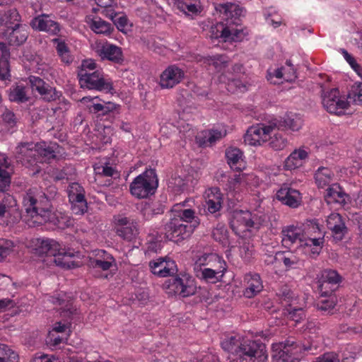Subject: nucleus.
<instances>
[{
  "label": "nucleus",
  "instance_id": "1",
  "mask_svg": "<svg viewBox=\"0 0 362 362\" xmlns=\"http://www.w3.org/2000/svg\"><path fill=\"white\" fill-rule=\"evenodd\" d=\"M302 227L290 225L282 229V245L286 248L297 245L298 250L303 253L310 252L318 255L323 247L325 234L321 231L316 221H310L308 224L307 232Z\"/></svg>",
  "mask_w": 362,
  "mask_h": 362
},
{
  "label": "nucleus",
  "instance_id": "2",
  "mask_svg": "<svg viewBox=\"0 0 362 362\" xmlns=\"http://www.w3.org/2000/svg\"><path fill=\"white\" fill-rule=\"evenodd\" d=\"M215 9L222 21L211 27V37L222 38L225 42L243 40L245 33L240 25V17L243 8L235 4L225 3L216 4Z\"/></svg>",
  "mask_w": 362,
  "mask_h": 362
},
{
  "label": "nucleus",
  "instance_id": "3",
  "mask_svg": "<svg viewBox=\"0 0 362 362\" xmlns=\"http://www.w3.org/2000/svg\"><path fill=\"white\" fill-rule=\"evenodd\" d=\"M24 219L30 227L51 221L53 218L52 204L45 194L37 189H30L23 197Z\"/></svg>",
  "mask_w": 362,
  "mask_h": 362
},
{
  "label": "nucleus",
  "instance_id": "4",
  "mask_svg": "<svg viewBox=\"0 0 362 362\" xmlns=\"http://www.w3.org/2000/svg\"><path fill=\"white\" fill-rule=\"evenodd\" d=\"M158 186L156 170L148 169L136 176L129 186L130 192L139 199L147 198L153 194Z\"/></svg>",
  "mask_w": 362,
  "mask_h": 362
},
{
  "label": "nucleus",
  "instance_id": "5",
  "mask_svg": "<svg viewBox=\"0 0 362 362\" xmlns=\"http://www.w3.org/2000/svg\"><path fill=\"white\" fill-rule=\"evenodd\" d=\"M164 288L169 295L182 298L194 295L197 288L195 279L187 273L175 274L165 281Z\"/></svg>",
  "mask_w": 362,
  "mask_h": 362
},
{
  "label": "nucleus",
  "instance_id": "6",
  "mask_svg": "<svg viewBox=\"0 0 362 362\" xmlns=\"http://www.w3.org/2000/svg\"><path fill=\"white\" fill-rule=\"evenodd\" d=\"M79 83L82 88L110 93L113 89L112 81L105 77L102 71L91 73L78 71Z\"/></svg>",
  "mask_w": 362,
  "mask_h": 362
},
{
  "label": "nucleus",
  "instance_id": "7",
  "mask_svg": "<svg viewBox=\"0 0 362 362\" xmlns=\"http://www.w3.org/2000/svg\"><path fill=\"white\" fill-rule=\"evenodd\" d=\"M280 351L276 356H278L277 362H298L302 351H310L313 346L309 344L302 345L297 343L294 338L289 337L280 345Z\"/></svg>",
  "mask_w": 362,
  "mask_h": 362
},
{
  "label": "nucleus",
  "instance_id": "8",
  "mask_svg": "<svg viewBox=\"0 0 362 362\" xmlns=\"http://www.w3.org/2000/svg\"><path fill=\"white\" fill-rule=\"evenodd\" d=\"M197 227V221L194 222V226H188V224L182 223L180 219L174 217L164 226L163 230L168 240L179 242L188 238Z\"/></svg>",
  "mask_w": 362,
  "mask_h": 362
},
{
  "label": "nucleus",
  "instance_id": "9",
  "mask_svg": "<svg viewBox=\"0 0 362 362\" xmlns=\"http://www.w3.org/2000/svg\"><path fill=\"white\" fill-rule=\"evenodd\" d=\"M276 123L271 121L269 124H258L248 128L244 136L245 144L250 146H261L267 141L271 134L275 130Z\"/></svg>",
  "mask_w": 362,
  "mask_h": 362
},
{
  "label": "nucleus",
  "instance_id": "10",
  "mask_svg": "<svg viewBox=\"0 0 362 362\" xmlns=\"http://www.w3.org/2000/svg\"><path fill=\"white\" fill-rule=\"evenodd\" d=\"M322 97L323 107L331 114L343 115L349 105L348 99L341 96L337 88L324 92Z\"/></svg>",
  "mask_w": 362,
  "mask_h": 362
},
{
  "label": "nucleus",
  "instance_id": "11",
  "mask_svg": "<svg viewBox=\"0 0 362 362\" xmlns=\"http://www.w3.org/2000/svg\"><path fill=\"white\" fill-rule=\"evenodd\" d=\"M341 281V276L336 270H323L318 280V289L320 297H325L333 293L338 288Z\"/></svg>",
  "mask_w": 362,
  "mask_h": 362
},
{
  "label": "nucleus",
  "instance_id": "12",
  "mask_svg": "<svg viewBox=\"0 0 362 362\" xmlns=\"http://www.w3.org/2000/svg\"><path fill=\"white\" fill-rule=\"evenodd\" d=\"M117 234L124 240L132 241L139 234L138 223L134 218L122 215L114 216Z\"/></svg>",
  "mask_w": 362,
  "mask_h": 362
},
{
  "label": "nucleus",
  "instance_id": "13",
  "mask_svg": "<svg viewBox=\"0 0 362 362\" xmlns=\"http://www.w3.org/2000/svg\"><path fill=\"white\" fill-rule=\"evenodd\" d=\"M93 49L103 60H109L114 63H120L123 60L122 49L106 40L96 41L93 45Z\"/></svg>",
  "mask_w": 362,
  "mask_h": 362
},
{
  "label": "nucleus",
  "instance_id": "14",
  "mask_svg": "<svg viewBox=\"0 0 362 362\" xmlns=\"http://www.w3.org/2000/svg\"><path fill=\"white\" fill-rule=\"evenodd\" d=\"M230 223L233 230H238L240 227H243V230L258 229L262 221L261 218L257 219L255 216H252L249 211L236 210L233 212Z\"/></svg>",
  "mask_w": 362,
  "mask_h": 362
},
{
  "label": "nucleus",
  "instance_id": "15",
  "mask_svg": "<svg viewBox=\"0 0 362 362\" xmlns=\"http://www.w3.org/2000/svg\"><path fill=\"white\" fill-rule=\"evenodd\" d=\"M16 158L23 165L30 168L38 163L36 144L33 142L19 144L16 148Z\"/></svg>",
  "mask_w": 362,
  "mask_h": 362
},
{
  "label": "nucleus",
  "instance_id": "16",
  "mask_svg": "<svg viewBox=\"0 0 362 362\" xmlns=\"http://www.w3.org/2000/svg\"><path fill=\"white\" fill-rule=\"evenodd\" d=\"M257 183V177L254 174L239 173L228 179L226 189L230 193L238 194Z\"/></svg>",
  "mask_w": 362,
  "mask_h": 362
},
{
  "label": "nucleus",
  "instance_id": "17",
  "mask_svg": "<svg viewBox=\"0 0 362 362\" xmlns=\"http://www.w3.org/2000/svg\"><path fill=\"white\" fill-rule=\"evenodd\" d=\"M151 272L159 277L173 276L178 272L175 262L170 257H159L149 262Z\"/></svg>",
  "mask_w": 362,
  "mask_h": 362
},
{
  "label": "nucleus",
  "instance_id": "18",
  "mask_svg": "<svg viewBox=\"0 0 362 362\" xmlns=\"http://www.w3.org/2000/svg\"><path fill=\"white\" fill-rule=\"evenodd\" d=\"M33 30L45 32L52 35H57L60 32L59 23L51 15L42 13L33 18L30 23Z\"/></svg>",
  "mask_w": 362,
  "mask_h": 362
},
{
  "label": "nucleus",
  "instance_id": "19",
  "mask_svg": "<svg viewBox=\"0 0 362 362\" xmlns=\"http://www.w3.org/2000/svg\"><path fill=\"white\" fill-rule=\"evenodd\" d=\"M276 199L283 204L293 209L298 207L302 202L300 192L288 184L281 185L276 192Z\"/></svg>",
  "mask_w": 362,
  "mask_h": 362
},
{
  "label": "nucleus",
  "instance_id": "20",
  "mask_svg": "<svg viewBox=\"0 0 362 362\" xmlns=\"http://www.w3.org/2000/svg\"><path fill=\"white\" fill-rule=\"evenodd\" d=\"M185 73L175 65L169 66L160 74L159 84L162 88H172L182 81Z\"/></svg>",
  "mask_w": 362,
  "mask_h": 362
},
{
  "label": "nucleus",
  "instance_id": "21",
  "mask_svg": "<svg viewBox=\"0 0 362 362\" xmlns=\"http://www.w3.org/2000/svg\"><path fill=\"white\" fill-rule=\"evenodd\" d=\"M30 86L33 90L37 91L44 100L47 101H53L60 96V93L55 88L46 84L45 82L38 76H30L28 78Z\"/></svg>",
  "mask_w": 362,
  "mask_h": 362
},
{
  "label": "nucleus",
  "instance_id": "22",
  "mask_svg": "<svg viewBox=\"0 0 362 362\" xmlns=\"http://www.w3.org/2000/svg\"><path fill=\"white\" fill-rule=\"evenodd\" d=\"M3 35L9 45L18 46L25 42L28 33L25 25L17 23L11 28L6 29Z\"/></svg>",
  "mask_w": 362,
  "mask_h": 362
},
{
  "label": "nucleus",
  "instance_id": "23",
  "mask_svg": "<svg viewBox=\"0 0 362 362\" xmlns=\"http://www.w3.org/2000/svg\"><path fill=\"white\" fill-rule=\"evenodd\" d=\"M272 123H276L275 130H291L293 132L298 131L303 125V119L300 115L289 112L281 119H274Z\"/></svg>",
  "mask_w": 362,
  "mask_h": 362
},
{
  "label": "nucleus",
  "instance_id": "24",
  "mask_svg": "<svg viewBox=\"0 0 362 362\" xmlns=\"http://www.w3.org/2000/svg\"><path fill=\"white\" fill-rule=\"evenodd\" d=\"M327 226L332 231L334 238L337 240H341L348 232L343 218L337 213H332L327 216Z\"/></svg>",
  "mask_w": 362,
  "mask_h": 362
},
{
  "label": "nucleus",
  "instance_id": "25",
  "mask_svg": "<svg viewBox=\"0 0 362 362\" xmlns=\"http://www.w3.org/2000/svg\"><path fill=\"white\" fill-rule=\"evenodd\" d=\"M194 175L189 174L185 178L177 175L172 176L168 182V187L176 193L188 190L197 183L198 173H194Z\"/></svg>",
  "mask_w": 362,
  "mask_h": 362
},
{
  "label": "nucleus",
  "instance_id": "26",
  "mask_svg": "<svg viewBox=\"0 0 362 362\" xmlns=\"http://www.w3.org/2000/svg\"><path fill=\"white\" fill-rule=\"evenodd\" d=\"M244 281L246 284L243 295L247 298H252L258 295L264 288L259 274L249 273L245 274Z\"/></svg>",
  "mask_w": 362,
  "mask_h": 362
},
{
  "label": "nucleus",
  "instance_id": "27",
  "mask_svg": "<svg viewBox=\"0 0 362 362\" xmlns=\"http://www.w3.org/2000/svg\"><path fill=\"white\" fill-rule=\"evenodd\" d=\"M61 244L49 238H37L35 243V252L39 255H47L53 257L59 252Z\"/></svg>",
  "mask_w": 362,
  "mask_h": 362
},
{
  "label": "nucleus",
  "instance_id": "28",
  "mask_svg": "<svg viewBox=\"0 0 362 362\" xmlns=\"http://www.w3.org/2000/svg\"><path fill=\"white\" fill-rule=\"evenodd\" d=\"M227 163L233 170L240 171L245 168L243 153L236 147H229L226 151Z\"/></svg>",
  "mask_w": 362,
  "mask_h": 362
},
{
  "label": "nucleus",
  "instance_id": "29",
  "mask_svg": "<svg viewBox=\"0 0 362 362\" xmlns=\"http://www.w3.org/2000/svg\"><path fill=\"white\" fill-rule=\"evenodd\" d=\"M97 256V258L90 259V265L93 269L107 271L116 264L115 259L112 255L105 250L99 251Z\"/></svg>",
  "mask_w": 362,
  "mask_h": 362
},
{
  "label": "nucleus",
  "instance_id": "30",
  "mask_svg": "<svg viewBox=\"0 0 362 362\" xmlns=\"http://www.w3.org/2000/svg\"><path fill=\"white\" fill-rule=\"evenodd\" d=\"M308 157V153L305 149H296L286 159L284 167L289 170L296 169L303 165Z\"/></svg>",
  "mask_w": 362,
  "mask_h": 362
},
{
  "label": "nucleus",
  "instance_id": "31",
  "mask_svg": "<svg viewBox=\"0 0 362 362\" xmlns=\"http://www.w3.org/2000/svg\"><path fill=\"white\" fill-rule=\"evenodd\" d=\"M38 163L49 162L56 157L57 144H47L45 141L36 143Z\"/></svg>",
  "mask_w": 362,
  "mask_h": 362
},
{
  "label": "nucleus",
  "instance_id": "32",
  "mask_svg": "<svg viewBox=\"0 0 362 362\" xmlns=\"http://www.w3.org/2000/svg\"><path fill=\"white\" fill-rule=\"evenodd\" d=\"M314 178L319 188L329 187L335 181L334 172L330 168L323 166L319 167L316 170Z\"/></svg>",
  "mask_w": 362,
  "mask_h": 362
},
{
  "label": "nucleus",
  "instance_id": "33",
  "mask_svg": "<svg viewBox=\"0 0 362 362\" xmlns=\"http://www.w3.org/2000/svg\"><path fill=\"white\" fill-rule=\"evenodd\" d=\"M189 202V200H185L180 204H175L173 208V211L177 212V217L176 218L180 219L182 223H186L188 226H194L195 221L197 222V226L199 225V220L198 217L195 216V212L191 209H180V206H185Z\"/></svg>",
  "mask_w": 362,
  "mask_h": 362
},
{
  "label": "nucleus",
  "instance_id": "34",
  "mask_svg": "<svg viewBox=\"0 0 362 362\" xmlns=\"http://www.w3.org/2000/svg\"><path fill=\"white\" fill-rule=\"evenodd\" d=\"M222 202L223 195L220 189L217 187L210 189L206 200L207 211L211 214L218 211L221 208Z\"/></svg>",
  "mask_w": 362,
  "mask_h": 362
},
{
  "label": "nucleus",
  "instance_id": "35",
  "mask_svg": "<svg viewBox=\"0 0 362 362\" xmlns=\"http://www.w3.org/2000/svg\"><path fill=\"white\" fill-rule=\"evenodd\" d=\"M348 195L343 192L337 183L331 185L327 189L325 199L328 204L338 203L344 205L346 203Z\"/></svg>",
  "mask_w": 362,
  "mask_h": 362
},
{
  "label": "nucleus",
  "instance_id": "36",
  "mask_svg": "<svg viewBox=\"0 0 362 362\" xmlns=\"http://www.w3.org/2000/svg\"><path fill=\"white\" fill-rule=\"evenodd\" d=\"M90 29L96 34L109 35L114 30L112 25L100 17L95 16L87 21Z\"/></svg>",
  "mask_w": 362,
  "mask_h": 362
},
{
  "label": "nucleus",
  "instance_id": "37",
  "mask_svg": "<svg viewBox=\"0 0 362 362\" xmlns=\"http://www.w3.org/2000/svg\"><path fill=\"white\" fill-rule=\"evenodd\" d=\"M73 253L66 250L65 247L61 245L59 252L53 255V261L57 265L63 268H73L77 266L72 260Z\"/></svg>",
  "mask_w": 362,
  "mask_h": 362
},
{
  "label": "nucleus",
  "instance_id": "38",
  "mask_svg": "<svg viewBox=\"0 0 362 362\" xmlns=\"http://www.w3.org/2000/svg\"><path fill=\"white\" fill-rule=\"evenodd\" d=\"M174 6L185 15H194L200 12L198 0H174Z\"/></svg>",
  "mask_w": 362,
  "mask_h": 362
},
{
  "label": "nucleus",
  "instance_id": "39",
  "mask_svg": "<svg viewBox=\"0 0 362 362\" xmlns=\"http://www.w3.org/2000/svg\"><path fill=\"white\" fill-rule=\"evenodd\" d=\"M141 213L144 219H151L154 215L164 212V206L159 202H145L141 205Z\"/></svg>",
  "mask_w": 362,
  "mask_h": 362
},
{
  "label": "nucleus",
  "instance_id": "40",
  "mask_svg": "<svg viewBox=\"0 0 362 362\" xmlns=\"http://www.w3.org/2000/svg\"><path fill=\"white\" fill-rule=\"evenodd\" d=\"M52 42L55 45V49L61 62L70 64L74 61V57L71 54L68 45L59 38H54Z\"/></svg>",
  "mask_w": 362,
  "mask_h": 362
},
{
  "label": "nucleus",
  "instance_id": "41",
  "mask_svg": "<svg viewBox=\"0 0 362 362\" xmlns=\"http://www.w3.org/2000/svg\"><path fill=\"white\" fill-rule=\"evenodd\" d=\"M9 52L4 43L0 42V80L4 81L10 76Z\"/></svg>",
  "mask_w": 362,
  "mask_h": 362
},
{
  "label": "nucleus",
  "instance_id": "42",
  "mask_svg": "<svg viewBox=\"0 0 362 362\" xmlns=\"http://www.w3.org/2000/svg\"><path fill=\"white\" fill-rule=\"evenodd\" d=\"M29 88L23 84H17L12 86L9 91V100L12 102L25 103L29 100Z\"/></svg>",
  "mask_w": 362,
  "mask_h": 362
},
{
  "label": "nucleus",
  "instance_id": "43",
  "mask_svg": "<svg viewBox=\"0 0 362 362\" xmlns=\"http://www.w3.org/2000/svg\"><path fill=\"white\" fill-rule=\"evenodd\" d=\"M21 16L15 8L9 9L4 13H0V25H4L6 29H10L15 24L20 23Z\"/></svg>",
  "mask_w": 362,
  "mask_h": 362
},
{
  "label": "nucleus",
  "instance_id": "44",
  "mask_svg": "<svg viewBox=\"0 0 362 362\" xmlns=\"http://www.w3.org/2000/svg\"><path fill=\"white\" fill-rule=\"evenodd\" d=\"M7 157L4 154H0V190L4 191L9 186L11 182L10 175L7 171L8 168Z\"/></svg>",
  "mask_w": 362,
  "mask_h": 362
},
{
  "label": "nucleus",
  "instance_id": "45",
  "mask_svg": "<svg viewBox=\"0 0 362 362\" xmlns=\"http://www.w3.org/2000/svg\"><path fill=\"white\" fill-rule=\"evenodd\" d=\"M53 303L61 306V313L63 315H74L76 312L72 306L71 300L66 294H59L57 297L53 298Z\"/></svg>",
  "mask_w": 362,
  "mask_h": 362
},
{
  "label": "nucleus",
  "instance_id": "46",
  "mask_svg": "<svg viewBox=\"0 0 362 362\" xmlns=\"http://www.w3.org/2000/svg\"><path fill=\"white\" fill-rule=\"evenodd\" d=\"M195 274L198 278L204 279L205 281L210 284H216L221 281L224 275V274L204 267L195 272Z\"/></svg>",
  "mask_w": 362,
  "mask_h": 362
},
{
  "label": "nucleus",
  "instance_id": "47",
  "mask_svg": "<svg viewBox=\"0 0 362 362\" xmlns=\"http://www.w3.org/2000/svg\"><path fill=\"white\" fill-rule=\"evenodd\" d=\"M17 119L14 113L6 107H0V124L10 129L16 126Z\"/></svg>",
  "mask_w": 362,
  "mask_h": 362
},
{
  "label": "nucleus",
  "instance_id": "48",
  "mask_svg": "<svg viewBox=\"0 0 362 362\" xmlns=\"http://www.w3.org/2000/svg\"><path fill=\"white\" fill-rule=\"evenodd\" d=\"M68 197L69 201H86L83 187L77 182L71 183L68 187Z\"/></svg>",
  "mask_w": 362,
  "mask_h": 362
},
{
  "label": "nucleus",
  "instance_id": "49",
  "mask_svg": "<svg viewBox=\"0 0 362 362\" xmlns=\"http://www.w3.org/2000/svg\"><path fill=\"white\" fill-rule=\"evenodd\" d=\"M337 302V297L332 293L325 297H321L317 303V308L322 311L330 313L334 308Z\"/></svg>",
  "mask_w": 362,
  "mask_h": 362
},
{
  "label": "nucleus",
  "instance_id": "50",
  "mask_svg": "<svg viewBox=\"0 0 362 362\" xmlns=\"http://www.w3.org/2000/svg\"><path fill=\"white\" fill-rule=\"evenodd\" d=\"M209 269H213L221 274H225L227 270L226 262L218 255L214 254L211 259H209L206 267Z\"/></svg>",
  "mask_w": 362,
  "mask_h": 362
},
{
  "label": "nucleus",
  "instance_id": "51",
  "mask_svg": "<svg viewBox=\"0 0 362 362\" xmlns=\"http://www.w3.org/2000/svg\"><path fill=\"white\" fill-rule=\"evenodd\" d=\"M204 63L213 65L217 71H222L228 66L226 57L223 55H214L204 58Z\"/></svg>",
  "mask_w": 362,
  "mask_h": 362
},
{
  "label": "nucleus",
  "instance_id": "52",
  "mask_svg": "<svg viewBox=\"0 0 362 362\" xmlns=\"http://www.w3.org/2000/svg\"><path fill=\"white\" fill-rule=\"evenodd\" d=\"M0 362H18V355L8 346L0 344Z\"/></svg>",
  "mask_w": 362,
  "mask_h": 362
},
{
  "label": "nucleus",
  "instance_id": "53",
  "mask_svg": "<svg viewBox=\"0 0 362 362\" xmlns=\"http://www.w3.org/2000/svg\"><path fill=\"white\" fill-rule=\"evenodd\" d=\"M269 139H270V147L275 151L284 149L288 144L287 139L284 136L282 133H274V136H270Z\"/></svg>",
  "mask_w": 362,
  "mask_h": 362
},
{
  "label": "nucleus",
  "instance_id": "54",
  "mask_svg": "<svg viewBox=\"0 0 362 362\" xmlns=\"http://www.w3.org/2000/svg\"><path fill=\"white\" fill-rule=\"evenodd\" d=\"M226 135V131L225 129H210L205 133V143L211 146L214 144L217 141L224 137Z\"/></svg>",
  "mask_w": 362,
  "mask_h": 362
},
{
  "label": "nucleus",
  "instance_id": "55",
  "mask_svg": "<svg viewBox=\"0 0 362 362\" xmlns=\"http://www.w3.org/2000/svg\"><path fill=\"white\" fill-rule=\"evenodd\" d=\"M214 239L222 244L226 243L228 240V230L223 223H218L212 232Z\"/></svg>",
  "mask_w": 362,
  "mask_h": 362
},
{
  "label": "nucleus",
  "instance_id": "56",
  "mask_svg": "<svg viewBox=\"0 0 362 362\" xmlns=\"http://www.w3.org/2000/svg\"><path fill=\"white\" fill-rule=\"evenodd\" d=\"M98 97L86 96L81 99V102L84 104H87V107L90 112L93 113H100L103 103H99L97 102Z\"/></svg>",
  "mask_w": 362,
  "mask_h": 362
},
{
  "label": "nucleus",
  "instance_id": "57",
  "mask_svg": "<svg viewBox=\"0 0 362 362\" xmlns=\"http://www.w3.org/2000/svg\"><path fill=\"white\" fill-rule=\"evenodd\" d=\"M14 247L12 240L6 238H0V261L6 257Z\"/></svg>",
  "mask_w": 362,
  "mask_h": 362
},
{
  "label": "nucleus",
  "instance_id": "58",
  "mask_svg": "<svg viewBox=\"0 0 362 362\" xmlns=\"http://www.w3.org/2000/svg\"><path fill=\"white\" fill-rule=\"evenodd\" d=\"M349 103L362 104V83L356 84L352 87L351 91L348 95Z\"/></svg>",
  "mask_w": 362,
  "mask_h": 362
},
{
  "label": "nucleus",
  "instance_id": "59",
  "mask_svg": "<svg viewBox=\"0 0 362 362\" xmlns=\"http://www.w3.org/2000/svg\"><path fill=\"white\" fill-rule=\"evenodd\" d=\"M283 71H285L284 67L274 69L273 71H269L267 76V80L274 84L282 83L283 81H284V74H283Z\"/></svg>",
  "mask_w": 362,
  "mask_h": 362
},
{
  "label": "nucleus",
  "instance_id": "60",
  "mask_svg": "<svg viewBox=\"0 0 362 362\" xmlns=\"http://www.w3.org/2000/svg\"><path fill=\"white\" fill-rule=\"evenodd\" d=\"M286 312L288 317L296 322H300L305 317L304 310L302 308H293L291 305H289Z\"/></svg>",
  "mask_w": 362,
  "mask_h": 362
},
{
  "label": "nucleus",
  "instance_id": "61",
  "mask_svg": "<svg viewBox=\"0 0 362 362\" xmlns=\"http://www.w3.org/2000/svg\"><path fill=\"white\" fill-rule=\"evenodd\" d=\"M71 204V209L74 214L83 215L88 209L87 201H69Z\"/></svg>",
  "mask_w": 362,
  "mask_h": 362
},
{
  "label": "nucleus",
  "instance_id": "62",
  "mask_svg": "<svg viewBox=\"0 0 362 362\" xmlns=\"http://www.w3.org/2000/svg\"><path fill=\"white\" fill-rule=\"evenodd\" d=\"M214 255V253H209V254H202L196 257L194 264V272L203 269V267H206V264H208V261L209 259H211Z\"/></svg>",
  "mask_w": 362,
  "mask_h": 362
},
{
  "label": "nucleus",
  "instance_id": "63",
  "mask_svg": "<svg viewBox=\"0 0 362 362\" xmlns=\"http://www.w3.org/2000/svg\"><path fill=\"white\" fill-rule=\"evenodd\" d=\"M282 262L287 269H295L301 264L300 259L292 253L284 255Z\"/></svg>",
  "mask_w": 362,
  "mask_h": 362
},
{
  "label": "nucleus",
  "instance_id": "64",
  "mask_svg": "<svg viewBox=\"0 0 362 362\" xmlns=\"http://www.w3.org/2000/svg\"><path fill=\"white\" fill-rule=\"evenodd\" d=\"M113 23L119 31L124 33H126L128 31L129 25H132L129 23V20L125 15H121L118 17L117 16L114 19Z\"/></svg>",
  "mask_w": 362,
  "mask_h": 362
}]
</instances>
